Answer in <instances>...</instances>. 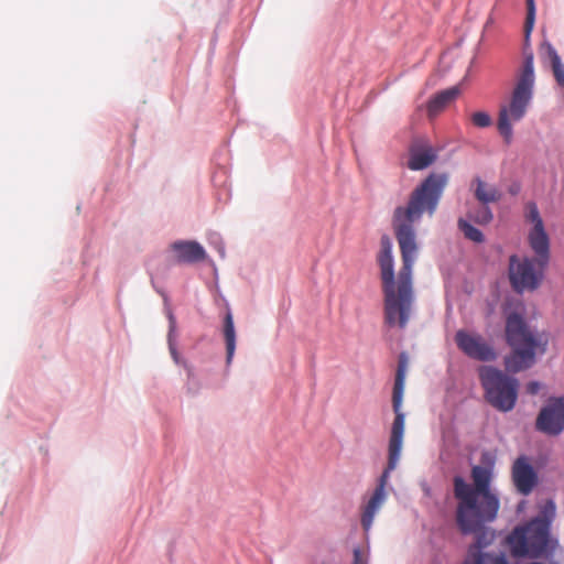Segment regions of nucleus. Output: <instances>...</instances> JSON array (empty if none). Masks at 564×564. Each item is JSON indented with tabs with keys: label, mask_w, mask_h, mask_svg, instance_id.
<instances>
[{
	"label": "nucleus",
	"mask_w": 564,
	"mask_h": 564,
	"mask_svg": "<svg viewBox=\"0 0 564 564\" xmlns=\"http://www.w3.org/2000/svg\"><path fill=\"white\" fill-rule=\"evenodd\" d=\"M540 55L550 63L556 85L564 90V63L556 50L550 42L544 41L540 46Z\"/></svg>",
	"instance_id": "nucleus-15"
},
{
	"label": "nucleus",
	"mask_w": 564,
	"mask_h": 564,
	"mask_svg": "<svg viewBox=\"0 0 564 564\" xmlns=\"http://www.w3.org/2000/svg\"><path fill=\"white\" fill-rule=\"evenodd\" d=\"M223 333L226 344V362L229 365L232 361L236 350V329L230 310L227 311L224 317Z\"/></svg>",
	"instance_id": "nucleus-16"
},
{
	"label": "nucleus",
	"mask_w": 564,
	"mask_h": 564,
	"mask_svg": "<svg viewBox=\"0 0 564 564\" xmlns=\"http://www.w3.org/2000/svg\"><path fill=\"white\" fill-rule=\"evenodd\" d=\"M470 477L473 485L460 476L453 479L454 497L457 500L455 520L462 533L475 531L484 522L495 521L500 509L499 496L490 488L494 466L475 465Z\"/></svg>",
	"instance_id": "nucleus-2"
},
{
	"label": "nucleus",
	"mask_w": 564,
	"mask_h": 564,
	"mask_svg": "<svg viewBox=\"0 0 564 564\" xmlns=\"http://www.w3.org/2000/svg\"><path fill=\"white\" fill-rule=\"evenodd\" d=\"M506 339L512 352L505 358L508 372L517 373L532 367L536 354H544L547 339L533 333L518 313H511L506 321Z\"/></svg>",
	"instance_id": "nucleus-5"
},
{
	"label": "nucleus",
	"mask_w": 564,
	"mask_h": 564,
	"mask_svg": "<svg viewBox=\"0 0 564 564\" xmlns=\"http://www.w3.org/2000/svg\"><path fill=\"white\" fill-rule=\"evenodd\" d=\"M448 182L444 173L430 174L410 195L406 206L393 212L392 226L400 247L402 268L394 280L392 245L388 237L381 239L378 256L383 293V319L389 327L403 329L413 314L414 291L412 267L417 254L414 224L424 213L432 216Z\"/></svg>",
	"instance_id": "nucleus-1"
},
{
	"label": "nucleus",
	"mask_w": 564,
	"mask_h": 564,
	"mask_svg": "<svg viewBox=\"0 0 564 564\" xmlns=\"http://www.w3.org/2000/svg\"><path fill=\"white\" fill-rule=\"evenodd\" d=\"M464 564H471L468 558L465 560Z\"/></svg>",
	"instance_id": "nucleus-28"
},
{
	"label": "nucleus",
	"mask_w": 564,
	"mask_h": 564,
	"mask_svg": "<svg viewBox=\"0 0 564 564\" xmlns=\"http://www.w3.org/2000/svg\"><path fill=\"white\" fill-rule=\"evenodd\" d=\"M468 219L479 225H487L492 220V213L488 206L482 204L477 210L468 213Z\"/></svg>",
	"instance_id": "nucleus-22"
},
{
	"label": "nucleus",
	"mask_w": 564,
	"mask_h": 564,
	"mask_svg": "<svg viewBox=\"0 0 564 564\" xmlns=\"http://www.w3.org/2000/svg\"><path fill=\"white\" fill-rule=\"evenodd\" d=\"M514 487L521 495H529L538 485V475L527 456L518 457L511 469Z\"/></svg>",
	"instance_id": "nucleus-11"
},
{
	"label": "nucleus",
	"mask_w": 564,
	"mask_h": 564,
	"mask_svg": "<svg viewBox=\"0 0 564 564\" xmlns=\"http://www.w3.org/2000/svg\"><path fill=\"white\" fill-rule=\"evenodd\" d=\"M555 503L553 500H546L544 505L541 507L540 514L534 519H541L547 521L549 528L551 529V522L555 517Z\"/></svg>",
	"instance_id": "nucleus-23"
},
{
	"label": "nucleus",
	"mask_w": 564,
	"mask_h": 564,
	"mask_svg": "<svg viewBox=\"0 0 564 564\" xmlns=\"http://www.w3.org/2000/svg\"><path fill=\"white\" fill-rule=\"evenodd\" d=\"M459 94L457 87H453L436 94L427 104V112L430 117L438 115L451 101Z\"/></svg>",
	"instance_id": "nucleus-17"
},
{
	"label": "nucleus",
	"mask_w": 564,
	"mask_h": 564,
	"mask_svg": "<svg viewBox=\"0 0 564 564\" xmlns=\"http://www.w3.org/2000/svg\"><path fill=\"white\" fill-rule=\"evenodd\" d=\"M455 343L471 359L492 361L497 357L495 349L479 334L460 329L455 335Z\"/></svg>",
	"instance_id": "nucleus-10"
},
{
	"label": "nucleus",
	"mask_w": 564,
	"mask_h": 564,
	"mask_svg": "<svg viewBox=\"0 0 564 564\" xmlns=\"http://www.w3.org/2000/svg\"><path fill=\"white\" fill-rule=\"evenodd\" d=\"M487 523L488 522H484L480 528L468 533V534H471V533L476 534V541L469 547H477V550L481 551V549L486 547L487 545H489L491 543L495 534L492 531H490L488 528H486Z\"/></svg>",
	"instance_id": "nucleus-20"
},
{
	"label": "nucleus",
	"mask_w": 564,
	"mask_h": 564,
	"mask_svg": "<svg viewBox=\"0 0 564 564\" xmlns=\"http://www.w3.org/2000/svg\"><path fill=\"white\" fill-rule=\"evenodd\" d=\"M354 564H367L359 549L354 550Z\"/></svg>",
	"instance_id": "nucleus-27"
},
{
	"label": "nucleus",
	"mask_w": 564,
	"mask_h": 564,
	"mask_svg": "<svg viewBox=\"0 0 564 564\" xmlns=\"http://www.w3.org/2000/svg\"><path fill=\"white\" fill-rule=\"evenodd\" d=\"M540 390V383L538 381H531L527 384V392L529 394H536Z\"/></svg>",
	"instance_id": "nucleus-26"
},
{
	"label": "nucleus",
	"mask_w": 564,
	"mask_h": 564,
	"mask_svg": "<svg viewBox=\"0 0 564 564\" xmlns=\"http://www.w3.org/2000/svg\"><path fill=\"white\" fill-rule=\"evenodd\" d=\"M506 543L514 558L547 560L558 549V541L552 535L547 521L541 519H531L514 527Z\"/></svg>",
	"instance_id": "nucleus-6"
},
{
	"label": "nucleus",
	"mask_w": 564,
	"mask_h": 564,
	"mask_svg": "<svg viewBox=\"0 0 564 564\" xmlns=\"http://www.w3.org/2000/svg\"><path fill=\"white\" fill-rule=\"evenodd\" d=\"M535 429L547 436H558L564 432V397L547 399L536 416Z\"/></svg>",
	"instance_id": "nucleus-9"
},
{
	"label": "nucleus",
	"mask_w": 564,
	"mask_h": 564,
	"mask_svg": "<svg viewBox=\"0 0 564 564\" xmlns=\"http://www.w3.org/2000/svg\"><path fill=\"white\" fill-rule=\"evenodd\" d=\"M471 122L478 128H487L491 124V117L485 111H477L471 115Z\"/></svg>",
	"instance_id": "nucleus-25"
},
{
	"label": "nucleus",
	"mask_w": 564,
	"mask_h": 564,
	"mask_svg": "<svg viewBox=\"0 0 564 564\" xmlns=\"http://www.w3.org/2000/svg\"><path fill=\"white\" fill-rule=\"evenodd\" d=\"M467 558L471 564H509L503 554L485 553L477 547H469Z\"/></svg>",
	"instance_id": "nucleus-19"
},
{
	"label": "nucleus",
	"mask_w": 564,
	"mask_h": 564,
	"mask_svg": "<svg viewBox=\"0 0 564 564\" xmlns=\"http://www.w3.org/2000/svg\"><path fill=\"white\" fill-rule=\"evenodd\" d=\"M525 220L533 224L528 234V242L530 248L545 247L550 248V239L545 231L543 220L540 216L535 203L530 202L525 205Z\"/></svg>",
	"instance_id": "nucleus-12"
},
{
	"label": "nucleus",
	"mask_w": 564,
	"mask_h": 564,
	"mask_svg": "<svg viewBox=\"0 0 564 564\" xmlns=\"http://www.w3.org/2000/svg\"><path fill=\"white\" fill-rule=\"evenodd\" d=\"M474 183L476 184L475 197L481 204L487 205L488 203H496L500 199L501 194L497 187L486 184L479 177H476Z\"/></svg>",
	"instance_id": "nucleus-18"
},
{
	"label": "nucleus",
	"mask_w": 564,
	"mask_h": 564,
	"mask_svg": "<svg viewBox=\"0 0 564 564\" xmlns=\"http://www.w3.org/2000/svg\"><path fill=\"white\" fill-rule=\"evenodd\" d=\"M169 319H170V332H169V347H170V352H171V356L173 358V360L178 364L180 362V355L176 350V347H175V344L173 341V334L175 332V328H176V322H175V318L173 316L172 313L169 314Z\"/></svg>",
	"instance_id": "nucleus-24"
},
{
	"label": "nucleus",
	"mask_w": 564,
	"mask_h": 564,
	"mask_svg": "<svg viewBox=\"0 0 564 564\" xmlns=\"http://www.w3.org/2000/svg\"><path fill=\"white\" fill-rule=\"evenodd\" d=\"M531 250L533 258L520 259L516 254L509 258V280L517 293L536 290L544 279L550 262V248L539 247Z\"/></svg>",
	"instance_id": "nucleus-7"
},
{
	"label": "nucleus",
	"mask_w": 564,
	"mask_h": 564,
	"mask_svg": "<svg viewBox=\"0 0 564 564\" xmlns=\"http://www.w3.org/2000/svg\"><path fill=\"white\" fill-rule=\"evenodd\" d=\"M436 160V152L425 141H415L409 149L408 167L420 171L430 166Z\"/></svg>",
	"instance_id": "nucleus-13"
},
{
	"label": "nucleus",
	"mask_w": 564,
	"mask_h": 564,
	"mask_svg": "<svg viewBox=\"0 0 564 564\" xmlns=\"http://www.w3.org/2000/svg\"><path fill=\"white\" fill-rule=\"evenodd\" d=\"M405 370L406 360L404 355H401L392 391V408L395 416L392 422L389 437L388 464L378 480V485L375 491L372 492L371 497L362 508L361 525L366 532L370 530L377 512L380 510V508L386 501V486L388 484L390 473L397 468L401 456L405 427V415L401 410L404 391Z\"/></svg>",
	"instance_id": "nucleus-3"
},
{
	"label": "nucleus",
	"mask_w": 564,
	"mask_h": 564,
	"mask_svg": "<svg viewBox=\"0 0 564 564\" xmlns=\"http://www.w3.org/2000/svg\"><path fill=\"white\" fill-rule=\"evenodd\" d=\"M535 21L534 0H527V18L524 23L525 46L523 50V62L512 90L510 101L501 105L498 117V130L507 143L512 139V122L520 121L533 96L534 88V57L529 48V37Z\"/></svg>",
	"instance_id": "nucleus-4"
},
{
	"label": "nucleus",
	"mask_w": 564,
	"mask_h": 564,
	"mask_svg": "<svg viewBox=\"0 0 564 564\" xmlns=\"http://www.w3.org/2000/svg\"><path fill=\"white\" fill-rule=\"evenodd\" d=\"M177 262L194 263L206 257L204 248L196 241H176L171 245Z\"/></svg>",
	"instance_id": "nucleus-14"
},
{
	"label": "nucleus",
	"mask_w": 564,
	"mask_h": 564,
	"mask_svg": "<svg viewBox=\"0 0 564 564\" xmlns=\"http://www.w3.org/2000/svg\"><path fill=\"white\" fill-rule=\"evenodd\" d=\"M479 379L485 391L487 402L501 412L511 411L518 399L519 381L509 377L501 370L482 366L479 369Z\"/></svg>",
	"instance_id": "nucleus-8"
},
{
	"label": "nucleus",
	"mask_w": 564,
	"mask_h": 564,
	"mask_svg": "<svg viewBox=\"0 0 564 564\" xmlns=\"http://www.w3.org/2000/svg\"><path fill=\"white\" fill-rule=\"evenodd\" d=\"M458 228L462 230L465 238H467L474 242L480 243L485 239L482 232L479 229H477L476 227H474L473 225H470L464 218L458 219Z\"/></svg>",
	"instance_id": "nucleus-21"
}]
</instances>
